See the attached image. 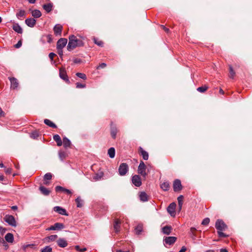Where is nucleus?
Returning a JSON list of instances; mask_svg holds the SVG:
<instances>
[{
  "label": "nucleus",
  "mask_w": 252,
  "mask_h": 252,
  "mask_svg": "<svg viewBox=\"0 0 252 252\" xmlns=\"http://www.w3.org/2000/svg\"><path fill=\"white\" fill-rule=\"evenodd\" d=\"M76 75L77 77H78L83 80H86L87 79L86 75L84 73L78 72L76 74Z\"/></svg>",
  "instance_id": "nucleus-46"
},
{
  "label": "nucleus",
  "mask_w": 252,
  "mask_h": 252,
  "mask_svg": "<svg viewBox=\"0 0 252 252\" xmlns=\"http://www.w3.org/2000/svg\"><path fill=\"white\" fill-rule=\"evenodd\" d=\"M52 249L50 246H46L41 250V252H52Z\"/></svg>",
  "instance_id": "nucleus-42"
},
{
  "label": "nucleus",
  "mask_w": 252,
  "mask_h": 252,
  "mask_svg": "<svg viewBox=\"0 0 252 252\" xmlns=\"http://www.w3.org/2000/svg\"><path fill=\"white\" fill-rule=\"evenodd\" d=\"M118 131V130L116 126L113 125V123H111L110 126V134L113 139H115L116 138V135Z\"/></svg>",
  "instance_id": "nucleus-13"
},
{
  "label": "nucleus",
  "mask_w": 252,
  "mask_h": 252,
  "mask_svg": "<svg viewBox=\"0 0 252 252\" xmlns=\"http://www.w3.org/2000/svg\"><path fill=\"white\" fill-rule=\"evenodd\" d=\"M0 243H2L3 245V246H5V247L8 246L7 244L5 242V241L2 238H0Z\"/></svg>",
  "instance_id": "nucleus-58"
},
{
  "label": "nucleus",
  "mask_w": 252,
  "mask_h": 252,
  "mask_svg": "<svg viewBox=\"0 0 252 252\" xmlns=\"http://www.w3.org/2000/svg\"><path fill=\"white\" fill-rule=\"evenodd\" d=\"M215 227L217 230V233L220 238H226L229 236L222 231L227 229V225L222 220H217L215 223Z\"/></svg>",
  "instance_id": "nucleus-1"
},
{
  "label": "nucleus",
  "mask_w": 252,
  "mask_h": 252,
  "mask_svg": "<svg viewBox=\"0 0 252 252\" xmlns=\"http://www.w3.org/2000/svg\"><path fill=\"white\" fill-rule=\"evenodd\" d=\"M196 229L195 227H191L189 232V234L193 240H195L196 237Z\"/></svg>",
  "instance_id": "nucleus-28"
},
{
  "label": "nucleus",
  "mask_w": 252,
  "mask_h": 252,
  "mask_svg": "<svg viewBox=\"0 0 252 252\" xmlns=\"http://www.w3.org/2000/svg\"><path fill=\"white\" fill-rule=\"evenodd\" d=\"M183 198H184V197L182 195H181L178 197L177 200H178L179 206L183 205Z\"/></svg>",
  "instance_id": "nucleus-48"
},
{
  "label": "nucleus",
  "mask_w": 252,
  "mask_h": 252,
  "mask_svg": "<svg viewBox=\"0 0 252 252\" xmlns=\"http://www.w3.org/2000/svg\"><path fill=\"white\" fill-rule=\"evenodd\" d=\"M177 237L174 236L165 237L163 239V243L164 245H172L177 241Z\"/></svg>",
  "instance_id": "nucleus-9"
},
{
  "label": "nucleus",
  "mask_w": 252,
  "mask_h": 252,
  "mask_svg": "<svg viewBox=\"0 0 252 252\" xmlns=\"http://www.w3.org/2000/svg\"><path fill=\"white\" fill-rule=\"evenodd\" d=\"M57 243L59 247L61 248H65L67 246L68 243L67 241L64 238H59L57 241Z\"/></svg>",
  "instance_id": "nucleus-16"
},
{
  "label": "nucleus",
  "mask_w": 252,
  "mask_h": 252,
  "mask_svg": "<svg viewBox=\"0 0 252 252\" xmlns=\"http://www.w3.org/2000/svg\"><path fill=\"white\" fill-rule=\"evenodd\" d=\"M35 23H36L35 20L32 18H28V19H26V20H25L26 24L28 26L31 27V28H32L34 26Z\"/></svg>",
  "instance_id": "nucleus-21"
},
{
  "label": "nucleus",
  "mask_w": 252,
  "mask_h": 252,
  "mask_svg": "<svg viewBox=\"0 0 252 252\" xmlns=\"http://www.w3.org/2000/svg\"><path fill=\"white\" fill-rule=\"evenodd\" d=\"M108 154L109 157L111 158H113L115 157V150L113 147H111L109 148L108 150Z\"/></svg>",
  "instance_id": "nucleus-33"
},
{
  "label": "nucleus",
  "mask_w": 252,
  "mask_h": 252,
  "mask_svg": "<svg viewBox=\"0 0 252 252\" xmlns=\"http://www.w3.org/2000/svg\"><path fill=\"white\" fill-rule=\"evenodd\" d=\"M76 85L77 88H84L86 87L85 84H81L80 83H77Z\"/></svg>",
  "instance_id": "nucleus-51"
},
{
  "label": "nucleus",
  "mask_w": 252,
  "mask_h": 252,
  "mask_svg": "<svg viewBox=\"0 0 252 252\" xmlns=\"http://www.w3.org/2000/svg\"><path fill=\"white\" fill-rule=\"evenodd\" d=\"M8 78L11 83V88L13 89H16L19 84L17 79L14 77H9Z\"/></svg>",
  "instance_id": "nucleus-18"
},
{
  "label": "nucleus",
  "mask_w": 252,
  "mask_h": 252,
  "mask_svg": "<svg viewBox=\"0 0 252 252\" xmlns=\"http://www.w3.org/2000/svg\"><path fill=\"white\" fill-rule=\"evenodd\" d=\"M106 66V64L105 63H101L97 67V69L99 68H103Z\"/></svg>",
  "instance_id": "nucleus-55"
},
{
  "label": "nucleus",
  "mask_w": 252,
  "mask_h": 252,
  "mask_svg": "<svg viewBox=\"0 0 252 252\" xmlns=\"http://www.w3.org/2000/svg\"><path fill=\"white\" fill-rule=\"evenodd\" d=\"M59 157H60V159L62 160H63L66 157V153H65V152H63V151H60L59 153Z\"/></svg>",
  "instance_id": "nucleus-43"
},
{
  "label": "nucleus",
  "mask_w": 252,
  "mask_h": 252,
  "mask_svg": "<svg viewBox=\"0 0 252 252\" xmlns=\"http://www.w3.org/2000/svg\"><path fill=\"white\" fill-rule=\"evenodd\" d=\"M65 189V188L60 186H57L55 188V190L56 192H64Z\"/></svg>",
  "instance_id": "nucleus-41"
},
{
  "label": "nucleus",
  "mask_w": 252,
  "mask_h": 252,
  "mask_svg": "<svg viewBox=\"0 0 252 252\" xmlns=\"http://www.w3.org/2000/svg\"><path fill=\"white\" fill-rule=\"evenodd\" d=\"M53 5L51 3H47L43 5V8L47 12H50L52 9Z\"/></svg>",
  "instance_id": "nucleus-34"
},
{
  "label": "nucleus",
  "mask_w": 252,
  "mask_h": 252,
  "mask_svg": "<svg viewBox=\"0 0 252 252\" xmlns=\"http://www.w3.org/2000/svg\"><path fill=\"white\" fill-rule=\"evenodd\" d=\"M22 46V41H19L16 44L14 45V47L16 48H19Z\"/></svg>",
  "instance_id": "nucleus-54"
},
{
  "label": "nucleus",
  "mask_w": 252,
  "mask_h": 252,
  "mask_svg": "<svg viewBox=\"0 0 252 252\" xmlns=\"http://www.w3.org/2000/svg\"><path fill=\"white\" fill-rule=\"evenodd\" d=\"M64 192L68 194H72V192L71 191V190H70L69 189H65L64 190Z\"/></svg>",
  "instance_id": "nucleus-61"
},
{
  "label": "nucleus",
  "mask_w": 252,
  "mask_h": 252,
  "mask_svg": "<svg viewBox=\"0 0 252 252\" xmlns=\"http://www.w3.org/2000/svg\"><path fill=\"white\" fill-rule=\"evenodd\" d=\"M210 219L209 218H206L203 220L201 224L203 225H207L209 223Z\"/></svg>",
  "instance_id": "nucleus-49"
},
{
  "label": "nucleus",
  "mask_w": 252,
  "mask_h": 252,
  "mask_svg": "<svg viewBox=\"0 0 252 252\" xmlns=\"http://www.w3.org/2000/svg\"><path fill=\"white\" fill-rule=\"evenodd\" d=\"M5 239L8 243H12L14 241L13 235L12 233H8L5 236Z\"/></svg>",
  "instance_id": "nucleus-29"
},
{
  "label": "nucleus",
  "mask_w": 252,
  "mask_h": 252,
  "mask_svg": "<svg viewBox=\"0 0 252 252\" xmlns=\"http://www.w3.org/2000/svg\"><path fill=\"white\" fill-rule=\"evenodd\" d=\"M229 73L230 78L233 79L235 76V73L233 70L232 67L231 65L229 66Z\"/></svg>",
  "instance_id": "nucleus-40"
},
{
  "label": "nucleus",
  "mask_w": 252,
  "mask_h": 252,
  "mask_svg": "<svg viewBox=\"0 0 252 252\" xmlns=\"http://www.w3.org/2000/svg\"><path fill=\"white\" fill-rule=\"evenodd\" d=\"M13 29L18 33H22L23 32V30L18 24H14L13 26Z\"/></svg>",
  "instance_id": "nucleus-27"
},
{
  "label": "nucleus",
  "mask_w": 252,
  "mask_h": 252,
  "mask_svg": "<svg viewBox=\"0 0 252 252\" xmlns=\"http://www.w3.org/2000/svg\"><path fill=\"white\" fill-rule=\"evenodd\" d=\"M6 231V228H3V227L0 226V233H1V234H3L4 233H5Z\"/></svg>",
  "instance_id": "nucleus-52"
},
{
  "label": "nucleus",
  "mask_w": 252,
  "mask_h": 252,
  "mask_svg": "<svg viewBox=\"0 0 252 252\" xmlns=\"http://www.w3.org/2000/svg\"><path fill=\"white\" fill-rule=\"evenodd\" d=\"M44 123L47 126H49L51 127H52V128H56L57 127V126L55 124H54L53 122H52V121H51L49 119H45L44 120Z\"/></svg>",
  "instance_id": "nucleus-32"
},
{
  "label": "nucleus",
  "mask_w": 252,
  "mask_h": 252,
  "mask_svg": "<svg viewBox=\"0 0 252 252\" xmlns=\"http://www.w3.org/2000/svg\"><path fill=\"white\" fill-rule=\"evenodd\" d=\"M208 89V87L206 86H202L198 87L197 89V91L200 92V93H204L205 92L207 89Z\"/></svg>",
  "instance_id": "nucleus-47"
},
{
  "label": "nucleus",
  "mask_w": 252,
  "mask_h": 252,
  "mask_svg": "<svg viewBox=\"0 0 252 252\" xmlns=\"http://www.w3.org/2000/svg\"><path fill=\"white\" fill-rule=\"evenodd\" d=\"M103 176V173L100 172L99 173L95 174V175L93 177V179L94 181H98L101 179V178Z\"/></svg>",
  "instance_id": "nucleus-37"
},
{
  "label": "nucleus",
  "mask_w": 252,
  "mask_h": 252,
  "mask_svg": "<svg viewBox=\"0 0 252 252\" xmlns=\"http://www.w3.org/2000/svg\"><path fill=\"white\" fill-rule=\"evenodd\" d=\"M64 228V225L60 222H56L54 225L50 226L46 228V230H61Z\"/></svg>",
  "instance_id": "nucleus-7"
},
{
  "label": "nucleus",
  "mask_w": 252,
  "mask_h": 252,
  "mask_svg": "<svg viewBox=\"0 0 252 252\" xmlns=\"http://www.w3.org/2000/svg\"><path fill=\"white\" fill-rule=\"evenodd\" d=\"M121 221L119 219H115L114 222V229L116 233H118L120 231Z\"/></svg>",
  "instance_id": "nucleus-19"
},
{
  "label": "nucleus",
  "mask_w": 252,
  "mask_h": 252,
  "mask_svg": "<svg viewBox=\"0 0 252 252\" xmlns=\"http://www.w3.org/2000/svg\"><path fill=\"white\" fill-rule=\"evenodd\" d=\"M139 198L141 201L146 202L148 201L149 197L147 193L144 191H142L139 193Z\"/></svg>",
  "instance_id": "nucleus-23"
},
{
  "label": "nucleus",
  "mask_w": 252,
  "mask_h": 252,
  "mask_svg": "<svg viewBox=\"0 0 252 252\" xmlns=\"http://www.w3.org/2000/svg\"><path fill=\"white\" fill-rule=\"evenodd\" d=\"M30 136L33 139H36L39 136L38 132L37 131H34L31 133Z\"/></svg>",
  "instance_id": "nucleus-38"
},
{
  "label": "nucleus",
  "mask_w": 252,
  "mask_h": 252,
  "mask_svg": "<svg viewBox=\"0 0 252 252\" xmlns=\"http://www.w3.org/2000/svg\"><path fill=\"white\" fill-rule=\"evenodd\" d=\"M143 224L141 223H139L135 227V229H134L135 233L136 235H139L143 231Z\"/></svg>",
  "instance_id": "nucleus-25"
},
{
  "label": "nucleus",
  "mask_w": 252,
  "mask_h": 252,
  "mask_svg": "<svg viewBox=\"0 0 252 252\" xmlns=\"http://www.w3.org/2000/svg\"><path fill=\"white\" fill-rule=\"evenodd\" d=\"M32 16L34 18H39L41 16V12L38 10H34L32 12Z\"/></svg>",
  "instance_id": "nucleus-35"
},
{
  "label": "nucleus",
  "mask_w": 252,
  "mask_h": 252,
  "mask_svg": "<svg viewBox=\"0 0 252 252\" xmlns=\"http://www.w3.org/2000/svg\"><path fill=\"white\" fill-rule=\"evenodd\" d=\"M75 249L77 251L79 252H85L87 251L86 248H80V247L78 245L75 246Z\"/></svg>",
  "instance_id": "nucleus-44"
},
{
  "label": "nucleus",
  "mask_w": 252,
  "mask_h": 252,
  "mask_svg": "<svg viewBox=\"0 0 252 252\" xmlns=\"http://www.w3.org/2000/svg\"><path fill=\"white\" fill-rule=\"evenodd\" d=\"M160 187L165 191H168L170 188V183L168 181H165L160 184Z\"/></svg>",
  "instance_id": "nucleus-20"
},
{
  "label": "nucleus",
  "mask_w": 252,
  "mask_h": 252,
  "mask_svg": "<svg viewBox=\"0 0 252 252\" xmlns=\"http://www.w3.org/2000/svg\"><path fill=\"white\" fill-rule=\"evenodd\" d=\"M173 188L175 192H179L182 189L183 187L181 182L179 179H175L174 181Z\"/></svg>",
  "instance_id": "nucleus-8"
},
{
  "label": "nucleus",
  "mask_w": 252,
  "mask_h": 252,
  "mask_svg": "<svg viewBox=\"0 0 252 252\" xmlns=\"http://www.w3.org/2000/svg\"><path fill=\"white\" fill-rule=\"evenodd\" d=\"M39 189L40 191V192H41V193L42 194H43L44 195L47 196V195H49V194L51 192V191L49 189L46 188L45 187H44L43 186H40L39 188Z\"/></svg>",
  "instance_id": "nucleus-24"
},
{
  "label": "nucleus",
  "mask_w": 252,
  "mask_h": 252,
  "mask_svg": "<svg viewBox=\"0 0 252 252\" xmlns=\"http://www.w3.org/2000/svg\"><path fill=\"white\" fill-rule=\"evenodd\" d=\"M53 139L57 143V145L58 146H61L63 144V142L60 136L58 134H55L53 135Z\"/></svg>",
  "instance_id": "nucleus-26"
},
{
  "label": "nucleus",
  "mask_w": 252,
  "mask_h": 252,
  "mask_svg": "<svg viewBox=\"0 0 252 252\" xmlns=\"http://www.w3.org/2000/svg\"><path fill=\"white\" fill-rule=\"evenodd\" d=\"M58 238L57 235H52L45 238V240L47 242L55 241Z\"/></svg>",
  "instance_id": "nucleus-31"
},
{
  "label": "nucleus",
  "mask_w": 252,
  "mask_h": 252,
  "mask_svg": "<svg viewBox=\"0 0 252 252\" xmlns=\"http://www.w3.org/2000/svg\"><path fill=\"white\" fill-rule=\"evenodd\" d=\"M52 178V175L51 173H47L44 176V181L51 180Z\"/></svg>",
  "instance_id": "nucleus-39"
},
{
  "label": "nucleus",
  "mask_w": 252,
  "mask_h": 252,
  "mask_svg": "<svg viewBox=\"0 0 252 252\" xmlns=\"http://www.w3.org/2000/svg\"><path fill=\"white\" fill-rule=\"evenodd\" d=\"M94 42L95 44H97L99 46H102L103 45V42L101 41H97V39L95 38L94 39Z\"/></svg>",
  "instance_id": "nucleus-50"
},
{
  "label": "nucleus",
  "mask_w": 252,
  "mask_h": 252,
  "mask_svg": "<svg viewBox=\"0 0 252 252\" xmlns=\"http://www.w3.org/2000/svg\"><path fill=\"white\" fill-rule=\"evenodd\" d=\"M138 153L141 156H142L143 159L144 160H147L148 159L149 154L148 152L144 150V149L141 147H139L138 148Z\"/></svg>",
  "instance_id": "nucleus-14"
},
{
  "label": "nucleus",
  "mask_w": 252,
  "mask_h": 252,
  "mask_svg": "<svg viewBox=\"0 0 252 252\" xmlns=\"http://www.w3.org/2000/svg\"><path fill=\"white\" fill-rule=\"evenodd\" d=\"M59 75L60 78L65 81L66 83H69L68 77L66 74V72L64 68L60 69Z\"/></svg>",
  "instance_id": "nucleus-12"
},
{
  "label": "nucleus",
  "mask_w": 252,
  "mask_h": 252,
  "mask_svg": "<svg viewBox=\"0 0 252 252\" xmlns=\"http://www.w3.org/2000/svg\"><path fill=\"white\" fill-rule=\"evenodd\" d=\"M54 211L58 213L59 214L68 216V214L67 213L65 209H63L60 206H56L54 208Z\"/></svg>",
  "instance_id": "nucleus-15"
},
{
  "label": "nucleus",
  "mask_w": 252,
  "mask_h": 252,
  "mask_svg": "<svg viewBox=\"0 0 252 252\" xmlns=\"http://www.w3.org/2000/svg\"><path fill=\"white\" fill-rule=\"evenodd\" d=\"M161 26L166 32H168L169 31V30L168 28H166L165 26L163 25H161Z\"/></svg>",
  "instance_id": "nucleus-62"
},
{
  "label": "nucleus",
  "mask_w": 252,
  "mask_h": 252,
  "mask_svg": "<svg viewBox=\"0 0 252 252\" xmlns=\"http://www.w3.org/2000/svg\"><path fill=\"white\" fill-rule=\"evenodd\" d=\"M11 209H12V210L15 211V210H17L18 207H17V206H12V207H11Z\"/></svg>",
  "instance_id": "nucleus-64"
},
{
  "label": "nucleus",
  "mask_w": 252,
  "mask_h": 252,
  "mask_svg": "<svg viewBox=\"0 0 252 252\" xmlns=\"http://www.w3.org/2000/svg\"><path fill=\"white\" fill-rule=\"evenodd\" d=\"M67 40L64 38H60L57 43V49H63L66 45Z\"/></svg>",
  "instance_id": "nucleus-11"
},
{
  "label": "nucleus",
  "mask_w": 252,
  "mask_h": 252,
  "mask_svg": "<svg viewBox=\"0 0 252 252\" xmlns=\"http://www.w3.org/2000/svg\"><path fill=\"white\" fill-rule=\"evenodd\" d=\"M82 62L81 60L78 58H75L73 59V62L75 63H80Z\"/></svg>",
  "instance_id": "nucleus-57"
},
{
  "label": "nucleus",
  "mask_w": 252,
  "mask_h": 252,
  "mask_svg": "<svg viewBox=\"0 0 252 252\" xmlns=\"http://www.w3.org/2000/svg\"><path fill=\"white\" fill-rule=\"evenodd\" d=\"M75 202L76 203V204H77V207H79V208H81L83 206V200H82L80 198V197H78L76 199H75Z\"/></svg>",
  "instance_id": "nucleus-36"
},
{
  "label": "nucleus",
  "mask_w": 252,
  "mask_h": 252,
  "mask_svg": "<svg viewBox=\"0 0 252 252\" xmlns=\"http://www.w3.org/2000/svg\"><path fill=\"white\" fill-rule=\"evenodd\" d=\"M186 251H187L186 247L185 246H183L179 252H185Z\"/></svg>",
  "instance_id": "nucleus-60"
},
{
  "label": "nucleus",
  "mask_w": 252,
  "mask_h": 252,
  "mask_svg": "<svg viewBox=\"0 0 252 252\" xmlns=\"http://www.w3.org/2000/svg\"><path fill=\"white\" fill-rule=\"evenodd\" d=\"M172 227L170 225H166L162 228V232L166 235H169L172 230Z\"/></svg>",
  "instance_id": "nucleus-22"
},
{
  "label": "nucleus",
  "mask_w": 252,
  "mask_h": 252,
  "mask_svg": "<svg viewBox=\"0 0 252 252\" xmlns=\"http://www.w3.org/2000/svg\"><path fill=\"white\" fill-rule=\"evenodd\" d=\"M176 207V204L175 202H172L169 204L167 208L168 213L172 216L175 217L176 215L175 209Z\"/></svg>",
  "instance_id": "nucleus-10"
},
{
  "label": "nucleus",
  "mask_w": 252,
  "mask_h": 252,
  "mask_svg": "<svg viewBox=\"0 0 252 252\" xmlns=\"http://www.w3.org/2000/svg\"><path fill=\"white\" fill-rule=\"evenodd\" d=\"M132 183L136 187H139L142 185V180L139 175H134L131 177Z\"/></svg>",
  "instance_id": "nucleus-6"
},
{
  "label": "nucleus",
  "mask_w": 252,
  "mask_h": 252,
  "mask_svg": "<svg viewBox=\"0 0 252 252\" xmlns=\"http://www.w3.org/2000/svg\"><path fill=\"white\" fill-rule=\"evenodd\" d=\"M129 167L126 163H122L119 167L118 172L120 176H123L126 174L128 171Z\"/></svg>",
  "instance_id": "nucleus-4"
},
{
  "label": "nucleus",
  "mask_w": 252,
  "mask_h": 252,
  "mask_svg": "<svg viewBox=\"0 0 252 252\" xmlns=\"http://www.w3.org/2000/svg\"><path fill=\"white\" fill-rule=\"evenodd\" d=\"M5 115L4 111H0V118L4 117Z\"/></svg>",
  "instance_id": "nucleus-63"
},
{
  "label": "nucleus",
  "mask_w": 252,
  "mask_h": 252,
  "mask_svg": "<svg viewBox=\"0 0 252 252\" xmlns=\"http://www.w3.org/2000/svg\"><path fill=\"white\" fill-rule=\"evenodd\" d=\"M62 142L64 148H67L70 146L71 142L67 137H63Z\"/></svg>",
  "instance_id": "nucleus-30"
},
{
  "label": "nucleus",
  "mask_w": 252,
  "mask_h": 252,
  "mask_svg": "<svg viewBox=\"0 0 252 252\" xmlns=\"http://www.w3.org/2000/svg\"><path fill=\"white\" fill-rule=\"evenodd\" d=\"M55 56V53H52V52H51V53H49V58H50L52 61H53V58H54V56Z\"/></svg>",
  "instance_id": "nucleus-59"
},
{
  "label": "nucleus",
  "mask_w": 252,
  "mask_h": 252,
  "mask_svg": "<svg viewBox=\"0 0 252 252\" xmlns=\"http://www.w3.org/2000/svg\"><path fill=\"white\" fill-rule=\"evenodd\" d=\"M63 27L61 25L57 24L54 27V32L56 35H61Z\"/></svg>",
  "instance_id": "nucleus-17"
},
{
  "label": "nucleus",
  "mask_w": 252,
  "mask_h": 252,
  "mask_svg": "<svg viewBox=\"0 0 252 252\" xmlns=\"http://www.w3.org/2000/svg\"><path fill=\"white\" fill-rule=\"evenodd\" d=\"M82 45H83V42L81 40L77 39L74 35L69 36V42L67 46V49L68 51H70L76 47Z\"/></svg>",
  "instance_id": "nucleus-2"
},
{
  "label": "nucleus",
  "mask_w": 252,
  "mask_h": 252,
  "mask_svg": "<svg viewBox=\"0 0 252 252\" xmlns=\"http://www.w3.org/2000/svg\"><path fill=\"white\" fill-rule=\"evenodd\" d=\"M25 11L24 10H21L16 14V16L18 18L20 17H23L25 16Z\"/></svg>",
  "instance_id": "nucleus-45"
},
{
  "label": "nucleus",
  "mask_w": 252,
  "mask_h": 252,
  "mask_svg": "<svg viewBox=\"0 0 252 252\" xmlns=\"http://www.w3.org/2000/svg\"><path fill=\"white\" fill-rule=\"evenodd\" d=\"M4 221L9 225L12 226H16V221L14 217L12 215H6L4 218Z\"/></svg>",
  "instance_id": "nucleus-5"
},
{
  "label": "nucleus",
  "mask_w": 252,
  "mask_h": 252,
  "mask_svg": "<svg viewBox=\"0 0 252 252\" xmlns=\"http://www.w3.org/2000/svg\"><path fill=\"white\" fill-rule=\"evenodd\" d=\"M146 169L147 167L144 162L142 160H141L138 167L137 172L139 175L142 176L144 178H145L147 175V173H146Z\"/></svg>",
  "instance_id": "nucleus-3"
},
{
  "label": "nucleus",
  "mask_w": 252,
  "mask_h": 252,
  "mask_svg": "<svg viewBox=\"0 0 252 252\" xmlns=\"http://www.w3.org/2000/svg\"><path fill=\"white\" fill-rule=\"evenodd\" d=\"M12 172V169L11 168H7L5 169V172L6 174H10Z\"/></svg>",
  "instance_id": "nucleus-53"
},
{
  "label": "nucleus",
  "mask_w": 252,
  "mask_h": 252,
  "mask_svg": "<svg viewBox=\"0 0 252 252\" xmlns=\"http://www.w3.org/2000/svg\"><path fill=\"white\" fill-rule=\"evenodd\" d=\"M57 50H58V54H59V56H60V57L62 58L63 56V49H57Z\"/></svg>",
  "instance_id": "nucleus-56"
}]
</instances>
